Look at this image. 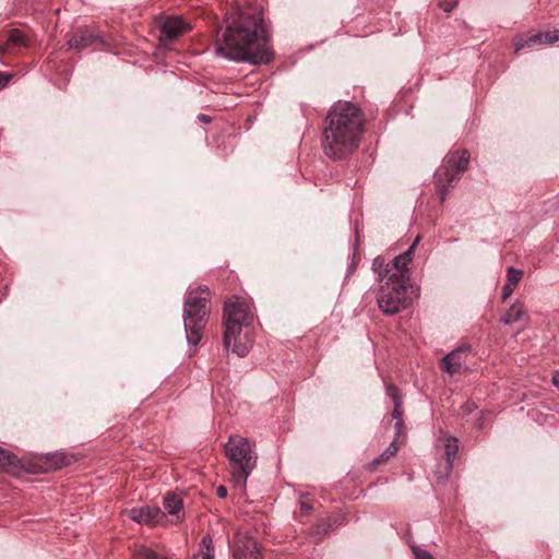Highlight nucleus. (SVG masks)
Returning a JSON list of instances; mask_svg holds the SVG:
<instances>
[{
  "label": "nucleus",
  "mask_w": 559,
  "mask_h": 559,
  "mask_svg": "<svg viewBox=\"0 0 559 559\" xmlns=\"http://www.w3.org/2000/svg\"><path fill=\"white\" fill-rule=\"evenodd\" d=\"M216 492H217V496H218L219 498H222V499L227 497V488H226V487H224V486H219V487L217 488Z\"/></svg>",
  "instance_id": "36"
},
{
  "label": "nucleus",
  "mask_w": 559,
  "mask_h": 559,
  "mask_svg": "<svg viewBox=\"0 0 559 559\" xmlns=\"http://www.w3.org/2000/svg\"><path fill=\"white\" fill-rule=\"evenodd\" d=\"M469 158L467 150L452 151L444 156L441 166L435 173L436 191L440 202L445 201L449 189L461 179V175L468 167Z\"/></svg>",
  "instance_id": "6"
},
{
  "label": "nucleus",
  "mask_w": 559,
  "mask_h": 559,
  "mask_svg": "<svg viewBox=\"0 0 559 559\" xmlns=\"http://www.w3.org/2000/svg\"><path fill=\"white\" fill-rule=\"evenodd\" d=\"M399 451V447L396 441H392L389 447L379 455L377 456L372 462L371 466L376 467L379 464H382L386 462L391 456H393Z\"/></svg>",
  "instance_id": "22"
},
{
  "label": "nucleus",
  "mask_w": 559,
  "mask_h": 559,
  "mask_svg": "<svg viewBox=\"0 0 559 559\" xmlns=\"http://www.w3.org/2000/svg\"><path fill=\"white\" fill-rule=\"evenodd\" d=\"M9 82V76L0 73V88L4 87Z\"/></svg>",
  "instance_id": "38"
},
{
  "label": "nucleus",
  "mask_w": 559,
  "mask_h": 559,
  "mask_svg": "<svg viewBox=\"0 0 559 559\" xmlns=\"http://www.w3.org/2000/svg\"><path fill=\"white\" fill-rule=\"evenodd\" d=\"M389 264V270H386V272H389L391 275L389 277V281H404V282H408L411 283V278H409V275H408V269H407V263L405 261V259L403 257H401L400 254L397 257H395L393 260H391L390 262H388Z\"/></svg>",
  "instance_id": "14"
},
{
  "label": "nucleus",
  "mask_w": 559,
  "mask_h": 559,
  "mask_svg": "<svg viewBox=\"0 0 559 559\" xmlns=\"http://www.w3.org/2000/svg\"><path fill=\"white\" fill-rule=\"evenodd\" d=\"M190 31V25L177 16H168L160 24L159 39L171 43Z\"/></svg>",
  "instance_id": "10"
},
{
  "label": "nucleus",
  "mask_w": 559,
  "mask_h": 559,
  "mask_svg": "<svg viewBox=\"0 0 559 559\" xmlns=\"http://www.w3.org/2000/svg\"><path fill=\"white\" fill-rule=\"evenodd\" d=\"M103 38L94 34L87 28H78L72 34L68 35V46L70 49H74L81 51L87 47L94 46L96 44H103Z\"/></svg>",
  "instance_id": "11"
},
{
  "label": "nucleus",
  "mask_w": 559,
  "mask_h": 559,
  "mask_svg": "<svg viewBox=\"0 0 559 559\" xmlns=\"http://www.w3.org/2000/svg\"><path fill=\"white\" fill-rule=\"evenodd\" d=\"M456 5V1L454 2H444V3H440V7L443 9L444 12H451L454 7Z\"/></svg>",
  "instance_id": "35"
},
{
  "label": "nucleus",
  "mask_w": 559,
  "mask_h": 559,
  "mask_svg": "<svg viewBox=\"0 0 559 559\" xmlns=\"http://www.w3.org/2000/svg\"><path fill=\"white\" fill-rule=\"evenodd\" d=\"M209 320L207 298L199 292H188L183 304V325L188 344L198 345Z\"/></svg>",
  "instance_id": "5"
},
{
  "label": "nucleus",
  "mask_w": 559,
  "mask_h": 559,
  "mask_svg": "<svg viewBox=\"0 0 559 559\" xmlns=\"http://www.w3.org/2000/svg\"><path fill=\"white\" fill-rule=\"evenodd\" d=\"M526 316V311L520 301H515L509 308V310L501 318V322L506 325H510L514 322L521 321Z\"/></svg>",
  "instance_id": "16"
},
{
  "label": "nucleus",
  "mask_w": 559,
  "mask_h": 559,
  "mask_svg": "<svg viewBox=\"0 0 559 559\" xmlns=\"http://www.w3.org/2000/svg\"><path fill=\"white\" fill-rule=\"evenodd\" d=\"M233 555L235 559H261L257 540L246 530L239 528L233 539Z\"/></svg>",
  "instance_id": "9"
},
{
  "label": "nucleus",
  "mask_w": 559,
  "mask_h": 559,
  "mask_svg": "<svg viewBox=\"0 0 559 559\" xmlns=\"http://www.w3.org/2000/svg\"><path fill=\"white\" fill-rule=\"evenodd\" d=\"M362 110L350 102H337L328 112L322 134L324 154L342 159L354 152L364 132Z\"/></svg>",
  "instance_id": "2"
},
{
  "label": "nucleus",
  "mask_w": 559,
  "mask_h": 559,
  "mask_svg": "<svg viewBox=\"0 0 559 559\" xmlns=\"http://www.w3.org/2000/svg\"><path fill=\"white\" fill-rule=\"evenodd\" d=\"M8 45L26 47L28 39L20 29L13 28L9 32Z\"/></svg>",
  "instance_id": "23"
},
{
  "label": "nucleus",
  "mask_w": 559,
  "mask_h": 559,
  "mask_svg": "<svg viewBox=\"0 0 559 559\" xmlns=\"http://www.w3.org/2000/svg\"><path fill=\"white\" fill-rule=\"evenodd\" d=\"M392 418L394 420L403 419V409H402V401H396L392 411Z\"/></svg>",
  "instance_id": "30"
},
{
  "label": "nucleus",
  "mask_w": 559,
  "mask_h": 559,
  "mask_svg": "<svg viewBox=\"0 0 559 559\" xmlns=\"http://www.w3.org/2000/svg\"><path fill=\"white\" fill-rule=\"evenodd\" d=\"M552 383L559 389V370L552 374Z\"/></svg>",
  "instance_id": "39"
},
{
  "label": "nucleus",
  "mask_w": 559,
  "mask_h": 559,
  "mask_svg": "<svg viewBox=\"0 0 559 559\" xmlns=\"http://www.w3.org/2000/svg\"><path fill=\"white\" fill-rule=\"evenodd\" d=\"M193 559H214L213 539L210 534L202 537L200 543V554Z\"/></svg>",
  "instance_id": "19"
},
{
  "label": "nucleus",
  "mask_w": 559,
  "mask_h": 559,
  "mask_svg": "<svg viewBox=\"0 0 559 559\" xmlns=\"http://www.w3.org/2000/svg\"><path fill=\"white\" fill-rule=\"evenodd\" d=\"M386 395L393 401V404L396 401H402V395L400 389L393 383H385Z\"/></svg>",
  "instance_id": "26"
},
{
  "label": "nucleus",
  "mask_w": 559,
  "mask_h": 559,
  "mask_svg": "<svg viewBox=\"0 0 559 559\" xmlns=\"http://www.w3.org/2000/svg\"><path fill=\"white\" fill-rule=\"evenodd\" d=\"M133 559H167V558L158 555L157 552H155L148 548L141 547L140 549H138L134 552Z\"/></svg>",
  "instance_id": "24"
},
{
  "label": "nucleus",
  "mask_w": 559,
  "mask_h": 559,
  "mask_svg": "<svg viewBox=\"0 0 559 559\" xmlns=\"http://www.w3.org/2000/svg\"><path fill=\"white\" fill-rule=\"evenodd\" d=\"M198 120H200L203 123H210L212 121V118L210 116H207V115L199 114L198 115Z\"/></svg>",
  "instance_id": "37"
},
{
  "label": "nucleus",
  "mask_w": 559,
  "mask_h": 559,
  "mask_svg": "<svg viewBox=\"0 0 559 559\" xmlns=\"http://www.w3.org/2000/svg\"><path fill=\"white\" fill-rule=\"evenodd\" d=\"M411 547L416 559H435L428 551L421 549L420 547L415 545H411Z\"/></svg>",
  "instance_id": "29"
},
{
  "label": "nucleus",
  "mask_w": 559,
  "mask_h": 559,
  "mask_svg": "<svg viewBox=\"0 0 559 559\" xmlns=\"http://www.w3.org/2000/svg\"><path fill=\"white\" fill-rule=\"evenodd\" d=\"M394 440L393 441H396L397 442H403L404 439H405V436H406V432H405V426H404V420H395V425H394Z\"/></svg>",
  "instance_id": "27"
},
{
  "label": "nucleus",
  "mask_w": 559,
  "mask_h": 559,
  "mask_svg": "<svg viewBox=\"0 0 559 559\" xmlns=\"http://www.w3.org/2000/svg\"><path fill=\"white\" fill-rule=\"evenodd\" d=\"M225 453L231 466V476L235 486L243 490L247 479L257 464L253 445L247 438L230 436L225 444Z\"/></svg>",
  "instance_id": "4"
},
{
  "label": "nucleus",
  "mask_w": 559,
  "mask_h": 559,
  "mask_svg": "<svg viewBox=\"0 0 559 559\" xmlns=\"http://www.w3.org/2000/svg\"><path fill=\"white\" fill-rule=\"evenodd\" d=\"M163 506L168 514L178 515L183 508V502L179 493L168 492L163 499Z\"/></svg>",
  "instance_id": "17"
},
{
  "label": "nucleus",
  "mask_w": 559,
  "mask_h": 559,
  "mask_svg": "<svg viewBox=\"0 0 559 559\" xmlns=\"http://www.w3.org/2000/svg\"><path fill=\"white\" fill-rule=\"evenodd\" d=\"M191 292H199L201 296L207 298V301L210 300V289L207 286H199L197 289H192Z\"/></svg>",
  "instance_id": "33"
},
{
  "label": "nucleus",
  "mask_w": 559,
  "mask_h": 559,
  "mask_svg": "<svg viewBox=\"0 0 559 559\" xmlns=\"http://www.w3.org/2000/svg\"><path fill=\"white\" fill-rule=\"evenodd\" d=\"M223 320L226 350H231L238 357L247 356L251 347V341L247 338V335L241 337V333L242 329L249 326L253 320L249 305L238 297L226 301L223 309Z\"/></svg>",
  "instance_id": "3"
},
{
  "label": "nucleus",
  "mask_w": 559,
  "mask_h": 559,
  "mask_svg": "<svg viewBox=\"0 0 559 559\" xmlns=\"http://www.w3.org/2000/svg\"><path fill=\"white\" fill-rule=\"evenodd\" d=\"M372 271L378 275V280L380 282L389 281L390 273L386 272L389 270V264L385 262V259L382 257H377L372 261Z\"/></svg>",
  "instance_id": "20"
},
{
  "label": "nucleus",
  "mask_w": 559,
  "mask_h": 559,
  "mask_svg": "<svg viewBox=\"0 0 559 559\" xmlns=\"http://www.w3.org/2000/svg\"><path fill=\"white\" fill-rule=\"evenodd\" d=\"M559 41V29L548 31L545 33L532 34L527 37L518 36L514 39V50L519 52L525 47H533L534 45L555 44Z\"/></svg>",
  "instance_id": "12"
},
{
  "label": "nucleus",
  "mask_w": 559,
  "mask_h": 559,
  "mask_svg": "<svg viewBox=\"0 0 559 559\" xmlns=\"http://www.w3.org/2000/svg\"><path fill=\"white\" fill-rule=\"evenodd\" d=\"M420 241V236H417L415 238V240L413 241V243L411 245V247L402 254H400L401 257H403L406 261L407 264L411 263V261L413 260V254H414V250L416 248V246L419 243Z\"/></svg>",
  "instance_id": "28"
},
{
  "label": "nucleus",
  "mask_w": 559,
  "mask_h": 559,
  "mask_svg": "<svg viewBox=\"0 0 559 559\" xmlns=\"http://www.w3.org/2000/svg\"><path fill=\"white\" fill-rule=\"evenodd\" d=\"M466 350L467 349L460 347L445 355L441 362L442 370L450 374L457 373L465 362Z\"/></svg>",
  "instance_id": "13"
},
{
  "label": "nucleus",
  "mask_w": 559,
  "mask_h": 559,
  "mask_svg": "<svg viewBox=\"0 0 559 559\" xmlns=\"http://www.w3.org/2000/svg\"><path fill=\"white\" fill-rule=\"evenodd\" d=\"M523 276V271L510 266L507 269V283L516 286Z\"/></svg>",
  "instance_id": "25"
},
{
  "label": "nucleus",
  "mask_w": 559,
  "mask_h": 559,
  "mask_svg": "<svg viewBox=\"0 0 559 559\" xmlns=\"http://www.w3.org/2000/svg\"><path fill=\"white\" fill-rule=\"evenodd\" d=\"M47 462L49 463V468L59 469L63 466L70 465L72 456L66 453H52L47 455Z\"/></svg>",
  "instance_id": "21"
},
{
  "label": "nucleus",
  "mask_w": 559,
  "mask_h": 559,
  "mask_svg": "<svg viewBox=\"0 0 559 559\" xmlns=\"http://www.w3.org/2000/svg\"><path fill=\"white\" fill-rule=\"evenodd\" d=\"M443 454L435 468V475L438 483L448 479L453 469V463L459 452V440L455 437H447L443 442Z\"/></svg>",
  "instance_id": "8"
},
{
  "label": "nucleus",
  "mask_w": 559,
  "mask_h": 559,
  "mask_svg": "<svg viewBox=\"0 0 559 559\" xmlns=\"http://www.w3.org/2000/svg\"><path fill=\"white\" fill-rule=\"evenodd\" d=\"M466 407H467L468 411L472 409V406H469V404H467Z\"/></svg>",
  "instance_id": "40"
},
{
  "label": "nucleus",
  "mask_w": 559,
  "mask_h": 559,
  "mask_svg": "<svg viewBox=\"0 0 559 559\" xmlns=\"http://www.w3.org/2000/svg\"><path fill=\"white\" fill-rule=\"evenodd\" d=\"M409 285L411 283L403 280L386 281L381 285L377 295V304L383 314L394 316L408 307L407 288Z\"/></svg>",
  "instance_id": "7"
},
{
  "label": "nucleus",
  "mask_w": 559,
  "mask_h": 559,
  "mask_svg": "<svg viewBox=\"0 0 559 559\" xmlns=\"http://www.w3.org/2000/svg\"><path fill=\"white\" fill-rule=\"evenodd\" d=\"M312 508L313 507L309 502L304 500L300 501L301 513H309L312 510Z\"/></svg>",
  "instance_id": "34"
},
{
  "label": "nucleus",
  "mask_w": 559,
  "mask_h": 559,
  "mask_svg": "<svg viewBox=\"0 0 559 559\" xmlns=\"http://www.w3.org/2000/svg\"><path fill=\"white\" fill-rule=\"evenodd\" d=\"M354 520H356V519H355V514H354V513H352V512L346 511V512H344V513L342 514V518H337V519L333 520V522H334V524H336L337 522H346V523H349V522H352V521H354Z\"/></svg>",
  "instance_id": "31"
},
{
  "label": "nucleus",
  "mask_w": 559,
  "mask_h": 559,
  "mask_svg": "<svg viewBox=\"0 0 559 559\" xmlns=\"http://www.w3.org/2000/svg\"><path fill=\"white\" fill-rule=\"evenodd\" d=\"M515 289V286L511 285V284H508L506 283L503 288H502V300H507L514 292Z\"/></svg>",
  "instance_id": "32"
},
{
  "label": "nucleus",
  "mask_w": 559,
  "mask_h": 559,
  "mask_svg": "<svg viewBox=\"0 0 559 559\" xmlns=\"http://www.w3.org/2000/svg\"><path fill=\"white\" fill-rule=\"evenodd\" d=\"M20 466L21 462L17 456L0 447V468L13 472Z\"/></svg>",
  "instance_id": "18"
},
{
  "label": "nucleus",
  "mask_w": 559,
  "mask_h": 559,
  "mask_svg": "<svg viewBox=\"0 0 559 559\" xmlns=\"http://www.w3.org/2000/svg\"><path fill=\"white\" fill-rule=\"evenodd\" d=\"M215 53L235 62L267 64L273 51L262 12L240 7L227 12L216 34Z\"/></svg>",
  "instance_id": "1"
},
{
  "label": "nucleus",
  "mask_w": 559,
  "mask_h": 559,
  "mask_svg": "<svg viewBox=\"0 0 559 559\" xmlns=\"http://www.w3.org/2000/svg\"><path fill=\"white\" fill-rule=\"evenodd\" d=\"M124 514L134 522L141 523L142 521H159L158 515L164 513L158 508L144 507L139 509H131L126 511Z\"/></svg>",
  "instance_id": "15"
}]
</instances>
